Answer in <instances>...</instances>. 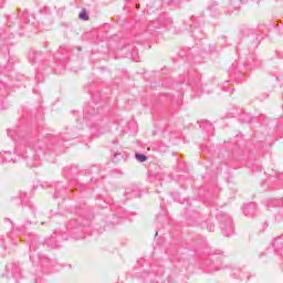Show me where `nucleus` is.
I'll return each instance as SVG.
<instances>
[{
    "label": "nucleus",
    "instance_id": "f257e3e1",
    "mask_svg": "<svg viewBox=\"0 0 283 283\" xmlns=\"http://www.w3.org/2000/svg\"><path fill=\"white\" fill-rule=\"evenodd\" d=\"M84 120L88 127H92L97 136L109 132V127L103 123V115L96 107L87 106L84 109Z\"/></svg>",
    "mask_w": 283,
    "mask_h": 283
},
{
    "label": "nucleus",
    "instance_id": "f03ea898",
    "mask_svg": "<svg viewBox=\"0 0 283 283\" xmlns=\"http://www.w3.org/2000/svg\"><path fill=\"white\" fill-rule=\"evenodd\" d=\"M9 138L12 140H19L20 145L15 146V153L19 156H23V151H21V147L29 146L31 149H41L39 144H34V137L28 136L25 137V133L19 128L8 129L7 132Z\"/></svg>",
    "mask_w": 283,
    "mask_h": 283
},
{
    "label": "nucleus",
    "instance_id": "7ed1b4c3",
    "mask_svg": "<svg viewBox=\"0 0 283 283\" xmlns=\"http://www.w3.org/2000/svg\"><path fill=\"white\" fill-rule=\"evenodd\" d=\"M66 230L72 234L74 240H83V238H85V234L83 233L87 231V227L80 224L76 219H72L69 221Z\"/></svg>",
    "mask_w": 283,
    "mask_h": 283
},
{
    "label": "nucleus",
    "instance_id": "20e7f679",
    "mask_svg": "<svg viewBox=\"0 0 283 283\" xmlns=\"http://www.w3.org/2000/svg\"><path fill=\"white\" fill-rule=\"evenodd\" d=\"M217 218L220 222L223 235L226 238L233 235V220L231 219V217H229V214L219 213Z\"/></svg>",
    "mask_w": 283,
    "mask_h": 283
},
{
    "label": "nucleus",
    "instance_id": "39448f33",
    "mask_svg": "<svg viewBox=\"0 0 283 283\" xmlns=\"http://www.w3.org/2000/svg\"><path fill=\"white\" fill-rule=\"evenodd\" d=\"M61 240H65L63 235H60L54 232L49 239H45L44 244L51 249H59Z\"/></svg>",
    "mask_w": 283,
    "mask_h": 283
},
{
    "label": "nucleus",
    "instance_id": "423d86ee",
    "mask_svg": "<svg viewBox=\"0 0 283 283\" xmlns=\"http://www.w3.org/2000/svg\"><path fill=\"white\" fill-rule=\"evenodd\" d=\"M174 23V20L169 18L167 14L160 15L158 20L153 22V28H160V24L164 28H169Z\"/></svg>",
    "mask_w": 283,
    "mask_h": 283
},
{
    "label": "nucleus",
    "instance_id": "0eeeda50",
    "mask_svg": "<svg viewBox=\"0 0 283 283\" xmlns=\"http://www.w3.org/2000/svg\"><path fill=\"white\" fill-rule=\"evenodd\" d=\"M255 202H250L243 207V213L244 216L253 217L255 216Z\"/></svg>",
    "mask_w": 283,
    "mask_h": 283
},
{
    "label": "nucleus",
    "instance_id": "6e6552de",
    "mask_svg": "<svg viewBox=\"0 0 283 283\" xmlns=\"http://www.w3.org/2000/svg\"><path fill=\"white\" fill-rule=\"evenodd\" d=\"M0 163H17L12 157V153H4V155H0Z\"/></svg>",
    "mask_w": 283,
    "mask_h": 283
},
{
    "label": "nucleus",
    "instance_id": "1a4fd4ad",
    "mask_svg": "<svg viewBox=\"0 0 283 283\" xmlns=\"http://www.w3.org/2000/svg\"><path fill=\"white\" fill-rule=\"evenodd\" d=\"M126 197L127 198H140V192L138 191V188H135V189L127 188Z\"/></svg>",
    "mask_w": 283,
    "mask_h": 283
},
{
    "label": "nucleus",
    "instance_id": "9d476101",
    "mask_svg": "<svg viewBox=\"0 0 283 283\" xmlns=\"http://www.w3.org/2000/svg\"><path fill=\"white\" fill-rule=\"evenodd\" d=\"M240 8V1L238 0H230L228 4V12H233L234 10H238Z\"/></svg>",
    "mask_w": 283,
    "mask_h": 283
},
{
    "label": "nucleus",
    "instance_id": "9b49d317",
    "mask_svg": "<svg viewBox=\"0 0 283 283\" xmlns=\"http://www.w3.org/2000/svg\"><path fill=\"white\" fill-rule=\"evenodd\" d=\"M265 205H266V207H282L283 200L282 199H269Z\"/></svg>",
    "mask_w": 283,
    "mask_h": 283
},
{
    "label": "nucleus",
    "instance_id": "f8f14e48",
    "mask_svg": "<svg viewBox=\"0 0 283 283\" xmlns=\"http://www.w3.org/2000/svg\"><path fill=\"white\" fill-rule=\"evenodd\" d=\"M25 158H27L28 167H39V157L38 156L33 157V159L28 158V156Z\"/></svg>",
    "mask_w": 283,
    "mask_h": 283
},
{
    "label": "nucleus",
    "instance_id": "ddd939ff",
    "mask_svg": "<svg viewBox=\"0 0 283 283\" xmlns=\"http://www.w3.org/2000/svg\"><path fill=\"white\" fill-rule=\"evenodd\" d=\"M20 200L22 205H27V206L30 205V198L25 192L20 193Z\"/></svg>",
    "mask_w": 283,
    "mask_h": 283
},
{
    "label": "nucleus",
    "instance_id": "4468645a",
    "mask_svg": "<svg viewBox=\"0 0 283 283\" xmlns=\"http://www.w3.org/2000/svg\"><path fill=\"white\" fill-rule=\"evenodd\" d=\"M135 158L136 160H138V163H147V156L143 154L136 153Z\"/></svg>",
    "mask_w": 283,
    "mask_h": 283
},
{
    "label": "nucleus",
    "instance_id": "2eb2a0df",
    "mask_svg": "<svg viewBox=\"0 0 283 283\" xmlns=\"http://www.w3.org/2000/svg\"><path fill=\"white\" fill-rule=\"evenodd\" d=\"M78 18L82 20V21H88L90 20V17H87V11L85 9H83L80 14H78Z\"/></svg>",
    "mask_w": 283,
    "mask_h": 283
},
{
    "label": "nucleus",
    "instance_id": "dca6fc26",
    "mask_svg": "<svg viewBox=\"0 0 283 283\" xmlns=\"http://www.w3.org/2000/svg\"><path fill=\"white\" fill-rule=\"evenodd\" d=\"M42 265L43 266H54V264H52V261L48 258H44V260L42 261Z\"/></svg>",
    "mask_w": 283,
    "mask_h": 283
},
{
    "label": "nucleus",
    "instance_id": "f3484780",
    "mask_svg": "<svg viewBox=\"0 0 283 283\" xmlns=\"http://www.w3.org/2000/svg\"><path fill=\"white\" fill-rule=\"evenodd\" d=\"M61 190L59 189V186L55 188V198H61Z\"/></svg>",
    "mask_w": 283,
    "mask_h": 283
},
{
    "label": "nucleus",
    "instance_id": "a211bd4d",
    "mask_svg": "<svg viewBox=\"0 0 283 283\" xmlns=\"http://www.w3.org/2000/svg\"><path fill=\"white\" fill-rule=\"evenodd\" d=\"M0 109H8V106H6V102H2L0 104Z\"/></svg>",
    "mask_w": 283,
    "mask_h": 283
},
{
    "label": "nucleus",
    "instance_id": "6ab92c4d",
    "mask_svg": "<svg viewBox=\"0 0 283 283\" xmlns=\"http://www.w3.org/2000/svg\"><path fill=\"white\" fill-rule=\"evenodd\" d=\"M164 3H167L168 6H174V3H176V0H170L169 2L168 1H164Z\"/></svg>",
    "mask_w": 283,
    "mask_h": 283
},
{
    "label": "nucleus",
    "instance_id": "aec40b11",
    "mask_svg": "<svg viewBox=\"0 0 283 283\" xmlns=\"http://www.w3.org/2000/svg\"><path fill=\"white\" fill-rule=\"evenodd\" d=\"M12 273H13V277H20L21 276V274H19V273L17 274L15 273V270H13Z\"/></svg>",
    "mask_w": 283,
    "mask_h": 283
},
{
    "label": "nucleus",
    "instance_id": "412c9836",
    "mask_svg": "<svg viewBox=\"0 0 283 283\" xmlns=\"http://www.w3.org/2000/svg\"><path fill=\"white\" fill-rule=\"evenodd\" d=\"M280 180H283V172L279 176Z\"/></svg>",
    "mask_w": 283,
    "mask_h": 283
},
{
    "label": "nucleus",
    "instance_id": "4be33fe9",
    "mask_svg": "<svg viewBox=\"0 0 283 283\" xmlns=\"http://www.w3.org/2000/svg\"><path fill=\"white\" fill-rule=\"evenodd\" d=\"M30 260H31V262H33V263L35 262V261H34V256H30Z\"/></svg>",
    "mask_w": 283,
    "mask_h": 283
},
{
    "label": "nucleus",
    "instance_id": "5701e85b",
    "mask_svg": "<svg viewBox=\"0 0 283 283\" xmlns=\"http://www.w3.org/2000/svg\"><path fill=\"white\" fill-rule=\"evenodd\" d=\"M137 10H140V4H136Z\"/></svg>",
    "mask_w": 283,
    "mask_h": 283
},
{
    "label": "nucleus",
    "instance_id": "b1692460",
    "mask_svg": "<svg viewBox=\"0 0 283 283\" xmlns=\"http://www.w3.org/2000/svg\"><path fill=\"white\" fill-rule=\"evenodd\" d=\"M62 191H64V193H65V191H67V189H65L64 187H62Z\"/></svg>",
    "mask_w": 283,
    "mask_h": 283
},
{
    "label": "nucleus",
    "instance_id": "393cba45",
    "mask_svg": "<svg viewBox=\"0 0 283 283\" xmlns=\"http://www.w3.org/2000/svg\"><path fill=\"white\" fill-rule=\"evenodd\" d=\"M209 231H213V228L209 227Z\"/></svg>",
    "mask_w": 283,
    "mask_h": 283
},
{
    "label": "nucleus",
    "instance_id": "a878e982",
    "mask_svg": "<svg viewBox=\"0 0 283 283\" xmlns=\"http://www.w3.org/2000/svg\"><path fill=\"white\" fill-rule=\"evenodd\" d=\"M35 283H39V279H35Z\"/></svg>",
    "mask_w": 283,
    "mask_h": 283
},
{
    "label": "nucleus",
    "instance_id": "bb28decb",
    "mask_svg": "<svg viewBox=\"0 0 283 283\" xmlns=\"http://www.w3.org/2000/svg\"><path fill=\"white\" fill-rule=\"evenodd\" d=\"M244 0H240V3H242Z\"/></svg>",
    "mask_w": 283,
    "mask_h": 283
},
{
    "label": "nucleus",
    "instance_id": "cd10ccee",
    "mask_svg": "<svg viewBox=\"0 0 283 283\" xmlns=\"http://www.w3.org/2000/svg\"><path fill=\"white\" fill-rule=\"evenodd\" d=\"M155 235H158V232H155Z\"/></svg>",
    "mask_w": 283,
    "mask_h": 283
},
{
    "label": "nucleus",
    "instance_id": "c85d7f7f",
    "mask_svg": "<svg viewBox=\"0 0 283 283\" xmlns=\"http://www.w3.org/2000/svg\"><path fill=\"white\" fill-rule=\"evenodd\" d=\"M214 6H218V3H217V2H214Z\"/></svg>",
    "mask_w": 283,
    "mask_h": 283
}]
</instances>
